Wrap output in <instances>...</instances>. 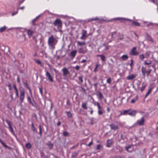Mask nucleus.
I'll return each mask as SVG.
<instances>
[{
  "label": "nucleus",
  "instance_id": "nucleus-47",
  "mask_svg": "<svg viewBox=\"0 0 158 158\" xmlns=\"http://www.w3.org/2000/svg\"><path fill=\"white\" fill-rule=\"evenodd\" d=\"M111 79L110 78H109L107 80L106 82L107 83L110 84L111 82Z\"/></svg>",
  "mask_w": 158,
  "mask_h": 158
},
{
  "label": "nucleus",
  "instance_id": "nucleus-44",
  "mask_svg": "<svg viewBox=\"0 0 158 158\" xmlns=\"http://www.w3.org/2000/svg\"><path fill=\"white\" fill-rule=\"evenodd\" d=\"M133 23L134 25L136 26H139L140 25L137 22H134Z\"/></svg>",
  "mask_w": 158,
  "mask_h": 158
},
{
  "label": "nucleus",
  "instance_id": "nucleus-42",
  "mask_svg": "<svg viewBox=\"0 0 158 158\" xmlns=\"http://www.w3.org/2000/svg\"><path fill=\"white\" fill-rule=\"evenodd\" d=\"M131 146H129L128 147H126V150L130 152L131 151V150H129V149L131 148Z\"/></svg>",
  "mask_w": 158,
  "mask_h": 158
},
{
  "label": "nucleus",
  "instance_id": "nucleus-43",
  "mask_svg": "<svg viewBox=\"0 0 158 158\" xmlns=\"http://www.w3.org/2000/svg\"><path fill=\"white\" fill-rule=\"evenodd\" d=\"M78 78L79 80L81 81V83H82L83 82V80L82 79V76L79 77H78Z\"/></svg>",
  "mask_w": 158,
  "mask_h": 158
},
{
  "label": "nucleus",
  "instance_id": "nucleus-54",
  "mask_svg": "<svg viewBox=\"0 0 158 158\" xmlns=\"http://www.w3.org/2000/svg\"><path fill=\"white\" fill-rule=\"evenodd\" d=\"M80 67L79 66H78V65H77L75 67V68L76 70H78L79 69Z\"/></svg>",
  "mask_w": 158,
  "mask_h": 158
},
{
  "label": "nucleus",
  "instance_id": "nucleus-64",
  "mask_svg": "<svg viewBox=\"0 0 158 158\" xmlns=\"http://www.w3.org/2000/svg\"><path fill=\"white\" fill-rule=\"evenodd\" d=\"M61 124V122L60 121H59L57 123V125L58 126H59Z\"/></svg>",
  "mask_w": 158,
  "mask_h": 158
},
{
  "label": "nucleus",
  "instance_id": "nucleus-33",
  "mask_svg": "<svg viewBox=\"0 0 158 158\" xmlns=\"http://www.w3.org/2000/svg\"><path fill=\"white\" fill-rule=\"evenodd\" d=\"M27 98V100H28V101L31 104L32 106H34L35 105H34L32 103V102L31 101V99L30 98L28 97Z\"/></svg>",
  "mask_w": 158,
  "mask_h": 158
},
{
  "label": "nucleus",
  "instance_id": "nucleus-45",
  "mask_svg": "<svg viewBox=\"0 0 158 158\" xmlns=\"http://www.w3.org/2000/svg\"><path fill=\"white\" fill-rule=\"evenodd\" d=\"M31 129L33 131H35V128L33 123L31 124Z\"/></svg>",
  "mask_w": 158,
  "mask_h": 158
},
{
  "label": "nucleus",
  "instance_id": "nucleus-17",
  "mask_svg": "<svg viewBox=\"0 0 158 158\" xmlns=\"http://www.w3.org/2000/svg\"><path fill=\"white\" fill-rule=\"evenodd\" d=\"M81 107L85 110H86L87 109V103L86 102H82V103Z\"/></svg>",
  "mask_w": 158,
  "mask_h": 158
},
{
  "label": "nucleus",
  "instance_id": "nucleus-30",
  "mask_svg": "<svg viewBox=\"0 0 158 158\" xmlns=\"http://www.w3.org/2000/svg\"><path fill=\"white\" fill-rule=\"evenodd\" d=\"M145 58L144 55L143 54L139 55V58L142 60H143Z\"/></svg>",
  "mask_w": 158,
  "mask_h": 158
},
{
  "label": "nucleus",
  "instance_id": "nucleus-12",
  "mask_svg": "<svg viewBox=\"0 0 158 158\" xmlns=\"http://www.w3.org/2000/svg\"><path fill=\"white\" fill-rule=\"evenodd\" d=\"M100 19L98 18H92L91 19H86L85 20V22L88 23L89 22H90V21H95V20H99Z\"/></svg>",
  "mask_w": 158,
  "mask_h": 158
},
{
  "label": "nucleus",
  "instance_id": "nucleus-34",
  "mask_svg": "<svg viewBox=\"0 0 158 158\" xmlns=\"http://www.w3.org/2000/svg\"><path fill=\"white\" fill-rule=\"evenodd\" d=\"M99 66V65L98 64H96L95 65V68L94 69V72H96L98 70V68Z\"/></svg>",
  "mask_w": 158,
  "mask_h": 158
},
{
  "label": "nucleus",
  "instance_id": "nucleus-24",
  "mask_svg": "<svg viewBox=\"0 0 158 158\" xmlns=\"http://www.w3.org/2000/svg\"><path fill=\"white\" fill-rule=\"evenodd\" d=\"M136 114V111L133 110L130 112L128 113V114L131 116H135Z\"/></svg>",
  "mask_w": 158,
  "mask_h": 158
},
{
  "label": "nucleus",
  "instance_id": "nucleus-4",
  "mask_svg": "<svg viewBox=\"0 0 158 158\" xmlns=\"http://www.w3.org/2000/svg\"><path fill=\"white\" fill-rule=\"evenodd\" d=\"M136 48L134 47L132 48L130 54V55L132 56H136L139 53L136 51Z\"/></svg>",
  "mask_w": 158,
  "mask_h": 158
},
{
  "label": "nucleus",
  "instance_id": "nucleus-9",
  "mask_svg": "<svg viewBox=\"0 0 158 158\" xmlns=\"http://www.w3.org/2000/svg\"><path fill=\"white\" fill-rule=\"evenodd\" d=\"M136 77V74H131L127 77L126 79L128 80H132Z\"/></svg>",
  "mask_w": 158,
  "mask_h": 158
},
{
  "label": "nucleus",
  "instance_id": "nucleus-14",
  "mask_svg": "<svg viewBox=\"0 0 158 158\" xmlns=\"http://www.w3.org/2000/svg\"><path fill=\"white\" fill-rule=\"evenodd\" d=\"M144 70L145 73H147V76L148 77L152 71V69L148 68V70H146L145 68H144Z\"/></svg>",
  "mask_w": 158,
  "mask_h": 158
},
{
  "label": "nucleus",
  "instance_id": "nucleus-2",
  "mask_svg": "<svg viewBox=\"0 0 158 158\" xmlns=\"http://www.w3.org/2000/svg\"><path fill=\"white\" fill-rule=\"evenodd\" d=\"M20 90V100L21 103L23 101V100L25 97V92L23 89Z\"/></svg>",
  "mask_w": 158,
  "mask_h": 158
},
{
  "label": "nucleus",
  "instance_id": "nucleus-63",
  "mask_svg": "<svg viewBox=\"0 0 158 158\" xmlns=\"http://www.w3.org/2000/svg\"><path fill=\"white\" fill-rule=\"evenodd\" d=\"M86 61V60L83 59L81 61V63H84Z\"/></svg>",
  "mask_w": 158,
  "mask_h": 158
},
{
  "label": "nucleus",
  "instance_id": "nucleus-48",
  "mask_svg": "<svg viewBox=\"0 0 158 158\" xmlns=\"http://www.w3.org/2000/svg\"><path fill=\"white\" fill-rule=\"evenodd\" d=\"M142 73L143 76L144 77L145 76V72L144 71V69H142Z\"/></svg>",
  "mask_w": 158,
  "mask_h": 158
},
{
  "label": "nucleus",
  "instance_id": "nucleus-26",
  "mask_svg": "<svg viewBox=\"0 0 158 158\" xmlns=\"http://www.w3.org/2000/svg\"><path fill=\"white\" fill-rule=\"evenodd\" d=\"M33 31L31 30H27V33L29 37H31L33 34Z\"/></svg>",
  "mask_w": 158,
  "mask_h": 158
},
{
  "label": "nucleus",
  "instance_id": "nucleus-11",
  "mask_svg": "<svg viewBox=\"0 0 158 158\" xmlns=\"http://www.w3.org/2000/svg\"><path fill=\"white\" fill-rule=\"evenodd\" d=\"M144 119L143 118H142L138 120L137 121V123L140 125H142L144 123Z\"/></svg>",
  "mask_w": 158,
  "mask_h": 158
},
{
  "label": "nucleus",
  "instance_id": "nucleus-32",
  "mask_svg": "<svg viewBox=\"0 0 158 158\" xmlns=\"http://www.w3.org/2000/svg\"><path fill=\"white\" fill-rule=\"evenodd\" d=\"M147 40L148 41H151L152 43L153 42V40L152 39L150 36H148L147 38Z\"/></svg>",
  "mask_w": 158,
  "mask_h": 158
},
{
  "label": "nucleus",
  "instance_id": "nucleus-25",
  "mask_svg": "<svg viewBox=\"0 0 158 158\" xmlns=\"http://www.w3.org/2000/svg\"><path fill=\"white\" fill-rule=\"evenodd\" d=\"M112 143V140L110 139L107 140V145L106 146L109 147H110Z\"/></svg>",
  "mask_w": 158,
  "mask_h": 158
},
{
  "label": "nucleus",
  "instance_id": "nucleus-13",
  "mask_svg": "<svg viewBox=\"0 0 158 158\" xmlns=\"http://www.w3.org/2000/svg\"><path fill=\"white\" fill-rule=\"evenodd\" d=\"M97 95L98 97V98L100 100H102L103 98V97L102 94L99 91H98L97 93Z\"/></svg>",
  "mask_w": 158,
  "mask_h": 158
},
{
  "label": "nucleus",
  "instance_id": "nucleus-15",
  "mask_svg": "<svg viewBox=\"0 0 158 158\" xmlns=\"http://www.w3.org/2000/svg\"><path fill=\"white\" fill-rule=\"evenodd\" d=\"M77 53V51L76 50H73L70 53V55L72 57L74 58L76 55Z\"/></svg>",
  "mask_w": 158,
  "mask_h": 158
},
{
  "label": "nucleus",
  "instance_id": "nucleus-1",
  "mask_svg": "<svg viewBox=\"0 0 158 158\" xmlns=\"http://www.w3.org/2000/svg\"><path fill=\"white\" fill-rule=\"evenodd\" d=\"M58 42L57 40L53 35H51L48 40V44L50 49L53 50L55 48V45Z\"/></svg>",
  "mask_w": 158,
  "mask_h": 158
},
{
  "label": "nucleus",
  "instance_id": "nucleus-37",
  "mask_svg": "<svg viewBox=\"0 0 158 158\" xmlns=\"http://www.w3.org/2000/svg\"><path fill=\"white\" fill-rule=\"evenodd\" d=\"M69 135V133L67 131H64L63 132V135L64 136H67Z\"/></svg>",
  "mask_w": 158,
  "mask_h": 158
},
{
  "label": "nucleus",
  "instance_id": "nucleus-7",
  "mask_svg": "<svg viewBox=\"0 0 158 158\" xmlns=\"http://www.w3.org/2000/svg\"><path fill=\"white\" fill-rule=\"evenodd\" d=\"M46 76L47 77L48 80L52 82L53 80L50 73L47 71H46Z\"/></svg>",
  "mask_w": 158,
  "mask_h": 158
},
{
  "label": "nucleus",
  "instance_id": "nucleus-41",
  "mask_svg": "<svg viewBox=\"0 0 158 158\" xmlns=\"http://www.w3.org/2000/svg\"><path fill=\"white\" fill-rule=\"evenodd\" d=\"M145 87V85H143V84H142V87L141 88L140 91H142L144 89Z\"/></svg>",
  "mask_w": 158,
  "mask_h": 158
},
{
  "label": "nucleus",
  "instance_id": "nucleus-28",
  "mask_svg": "<svg viewBox=\"0 0 158 158\" xmlns=\"http://www.w3.org/2000/svg\"><path fill=\"white\" fill-rule=\"evenodd\" d=\"M26 147L27 149H29L31 147V145L30 143H27L26 144Z\"/></svg>",
  "mask_w": 158,
  "mask_h": 158
},
{
  "label": "nucleus",
  "instance_id": "nucleus-31",
  "mask_svg": "<svg viewBox=\"0 0 158 158\" xmlns=\"http://www.w3.org/2000/svg\"><path fill=\"white\" fill-rule=\"evenodd\" d=\"M35 62L36 63H37L38 64H40V65L41 66L42 65V64L41 62L40 61V60H39L38 59H35Z\"/></svg>",
  "mask_w": 158,
  "mask_h": 158
},
{
  "label": "nucleus",
  "instance_id": "nucleus-59",
  "mask_svg": "<svg viewBox=\"0 0 158 158\" xmlns=\"http://www.w3.org/2000/svg\"><path fill=\"white\" fill-rule=\"evenodd\" d=\"M8 87L9 88V90H11L12 88H11V86L10 84H9L8 85Z\"/></svg>",
  "mask_w": 158,
  "mask_h": 158
},
{
  "label": "nucleus",
  "instance_id": "nucleus-3",
  "mask_svg": "<svg viewBox=\"0 0 158 158\" xmlns=\"http://www.w3.org/2000/svg\"><path fill=\"white\" fill-rule=\"evenodd\" d=\"M55 26H57L58 27H61L62 23L61 21L59 19H56L53 23Z\"/></svg>",
  "mask_w": 158,
  "mask_h": 158
},
{
  "label": "nucleus",
  "instance_id": "nucleus-50",
  "mask_svg": "<svg viewBox=\"0 0 158 158\" xmlns=\"http://www.w3.org/2000/svg\"><path fill=\"white\" fill-rule=\"evenodd\" d=\"M39 129H40V135H41L42 134V129H41V126L40 125L39 126Z\"/></svg>",
  "mask_w": 158,
  "mask_h": 158
},
{
  "label": "nucleus",
  "instance_id": "nucleus-19",
  "mask_svg": "<svg viewBox=\"0 0 158 158\" xmlns=\"http://www.w3.org/2000/svg\"><path fill=\"white\" fill-rule=\"evenodd\" d=\"M86 44L85 42H80L78 41L77 42V45L78 46H82Z\"/></svg>",
  "mask_w": 158,
  "mask_h": 158
},
{
  "label": "nucleus",
  "instance_id": "nucleus-23",
  "mask_svg": "<svg viewBox=\"0 0 158 158\" xmlns=\"http://www.w3.org/2000/svg\"><path fill=\"white\" fill-rule=\"evenodd\" d=\"M97 56H99L100 57L101 59L102 60V61H105V56L103 55H98Z\"/></svg>",
  "mask_w": 158,
  "mask_h": 158
},
{
  "label": "nucleus",
  "instance_id": "nucleus-5",
  "mask_svg": "<svg viewBox=\"0 0 158 158\" xmlns=\"http://www.w3.org/2000/svg\"><path fill=\"white\" fill-rule=\"evenodd\" d=\"M87 51V49L85 47L84 48L81 47L79 48L78 50V52L80 53L85 54Z\"/></svg>",
  "mask_w": 158,
  "mask_h": 158
},
{
  "label": "nucleus",
  "instance_id": "nucleus-40",
  "mask_svg": "<svg viewBox=\"0 0 158 158\" xmlns=\"http://www.w3.org/2000/svg\"><path fill=\"white\" fill-rule=\"evenodd\" d=\"M66 113L68 116L69 118H71L72 117V114L69 112H67Z\"/></svg>",
  "mask_w": 158,
  "mask_h": 158
},
{
  "label": "nucleus",
  "instance_id": "nucleus-55",
  "mask_svg": "<svg viewBox=\"0 0 158 158\" xmlns=\"http://www.w3.org/2000/svg\"><path fill=\"white\" fill-rule=\"evenodd\" d=\"M98 112V114L100 115L102 114H103L102 111L100 110H99Z\"/></svg>",
  "mask_w": 158,
  "mask_h": 158
},
{
  "label": "nucleus",
  "instance_id": "nucleus-35",
  "mask_svg": "<svg viewBox=\"0 0 158 158\" xmlns=\"http://www.w3.org/2000/svg\"><path fill=\"white\" fill-rule=\"evenodd\" d=\"M151 90L152 89H151L148 91V92H147V93H146L145 95V98H146L149 95V94L150 93Z\"/></svg>",
  "mask_w": 158,
  "mask_h": 158
},
{
  "label": "nucleus",
  "instance_id": "nucleus-56",
  "mask_svg": "<svg viewBox=\"0 0 158 158\" xmlns=\"http://www.w3.org/2000/svg\"><path fill=\"white\" fill-rule=\"evenodd\" d=\"M24 84L27 87V88L28 89V88H29L28 85L27 84L26 82H24Z\"/></svg>",
  "mask_w": 158,
  "mask_h": 158
},
{
  "label": "nucleus",
  "instance_id": "nucleus-52",
  "mask_svg": "<svg viewBox=\"0 0 158 158\" xmlns=\"http://www.w3.org/2000/svg\"><path fill=\"white\" fill-rule=\"evenodd\" d=\"M93 143V141L92 140L87 145V146H90L92 145Z\"/></svg>",
  "mask_w": 158,
  "mask_h": 158
},
{
  "label": "nucleus",
  "instance_id": "nucleus-10",
  "mask_svg": "<svg viewBox=\"0 0 158 158\" xmlns=\"http://www.w3.org/2000/svg\"><path fill=\"white\" fill-rule=\"evenodd\" d=\"M87 31L85 30H83L82 34V35L80 37L81 39L83 40L85 39V38L86 37V34Z\"/></svg>",
  "mask_w": 158,
  "mask_h": 158
},
{
  "label": "nucleus",
  "instance_id": "nucleus-57",
  "mask_svg": "<svg viewBox=\"0 0 158 158\" xmlns=\"http://www.w3.org/2000/svg\"><path fill=\"white\" fill-rule=\"evenodd\" d=\"M104 46H105V49L106 50H107L108 48H109V47L108 46H107V45L105 44V45H104Z\"/></svg>",
  "mask_w": 158,
  "mask_h": 158
},
{
  "label": "nucleus",
  "instance_id": "nucleus-22",
  "mask_svg": "<svg viewBox=\"0 0 158 158\" xmlns=\"http://www.w3.org/2000/svg\"><path fill=\"white\" fill-rule=\"evenodd\" d=\"M13 87H14V88L15 91V93H16V96L18 97H19V92H18V90L16 88V86L15 85H13Z\"/></svg>",
  "mask_w": 158,
  "mask_h": 158
},
{
  "label": "nucleus",
  "instance_id": "nucleus-51",
  "mask_svg": "<svg viewBox=\"0 0 158 158\" xmlns=\"http://www.w3.org/2000/svg\"><path fill=\"white\" fill-rule=\"evenodd\" d=\"M18 13V10L17 11H16L13 12L12 14V16H14L15 15L17 14Z\"/></svg>",
  "mask_w": 158,
  "mask_h": 158
},
{
  "label": "nucleus",
  "instance_id": "nucleus-16",
  "mask_svg": "<svg viewBox=\"0 0 158 158\" xmlns=\"http://www.w3.org/2000/svg\"><path fill=\"white\" fill-rule=\"evenodd\" d=\"M152 61L151 60H145L144 63V64L145 65H150L152 64Z\"/></svg>",
  "mask_w": 158,
  "mask_h": 158
},
{
  "label": "nucleus",
  "instance_id": "nucleus-20",
  "mask_svg": "<svg viewBox=\"0 0 158 158\" xmlns=\"http://www.w3.org/2000/svg\"><path fill=\"white\" fill-rule=\"evenodd\" d=\"M128 58V56L126 55H124L121 57V58L123 60H126Z\"/></svg>",
  "mask_w": 158,
  "mask_h": 158
},
{
  "label": "nucleus",
  "instance_id": "nucleus-60",
  "mask_svg": "<svg viewBox=\"0 0 158 158\" xmlns=\"http://www.w3.org/2000/svg\"><path fill=\"white\" fill-rule=\"evenodd\" d=\"M39 90H40V93L42 95V89H41L40 88Z\"/></svg>",
  "mask_w": 158,
  "mask_h": 158
},
{
  "label": "nucleus",
  "instance_id": "nucleus-46",
  "mask_svg": "<svg viewBox=\"0 0 158 158\" xmlns=\"http://www.w3.org/2000/svg\"><path fill=\"white\" fill-rule=\"evenodd\" d=\"M96 103L97 104V106H98V109L99 110L100 109H101V106H100V104L99 103V102H96Z\"/></svg>",
  "mask_w": 158,
  "mask_h": 158
},
{
  "label": "nucleus",
  "instance_id": "nucleus-53",
  "mask_svg": "<svg viewBox=\"0 0 158 158\" xmlns=\"http://www.w3.org/2000/svg\"><path fill=\"white\" fill-rule=\"evenodd\" d=\"M131 63L130 64V65L131 67L133 64V60L132 59H131Z\"/></svg>",
  "mask_w": 158,
  "mask_h": 158
},
{
  "label": "nucleus",
  "instance_id": "nucleus-21",
  "mask_svg": "<svg viewBox=\"0 0 158 158\" xmlns=\"http://www.w3.org/2000/svg\"><path fill=\"white\" fill-rule=\"evenodd\" d=\"M151 52L150 51H148L144 55L145 57L146 58H148L151 54Z\"/></svg>",
  "mask_w": 158,
  "mask_h": 158
},
{
  "label": "nucleus",
  "instance_id": "nucleus-18",
  "mask_svg": "<svg viewBox=\"0 0 158 158\" xmlns=\"http://www.w3.org/2000/svg\"><path fill=\"white\" fill-rule=\"evenodd\" d=\"M110 127L112 130H115L117 129L118 127L117 125H115L114 124H112L110 125Z\"/></svg>",
  "mask_w": 158,
  "mask_h": 158
},
{
  "label": "nucleus",
  "instance_id": "nucleus-39",
  "mask_svg": "<svg viewBox=\"0 0 158 158\" xmlns=\"http://www.w3.org/2000/svg\"><path fill=\"white\" fill-rule=\"evenodd\" d=\"M0 142L3 146L6 148H8V147L6 145L5 143L3 142L2 140H0Z\"/></svg>",
  "mask_w": 158,
  "mask_h": 158
},
{
  "label": "nucleus",
  "instance_id": "nucleus-38",
  "mask_svg": "<svg viewBox=\"0 0 158 158\" xmlns=\"http://www.w3.org/2000/svg\"><path fill=\"white\" fill-rule=\"evenodd\" d=\"M48 146L49 148L51 149L52 148L53 146V144L51 143H48Z\"/></svg>",
  "mask_w": 158,
  "mask_h": 158
},
{
  "label": "nucleus",
  "instance_id": "nucleus-8",
  "mask_svg": "<svg viewBox=\"0 0 158 158\" xmlns=\"http://www.w3.org/2000/svg\"><path fill=\"white\" fill-rule=\"evenodd\" d=\"M62 71L63 73V75L64 76H66L70 74V73L68 69L66 67L62 69Z\"/></svg>",
  "mask_w": 158,
  "mask_h": 158
},
{
  "label": "nucleus",
  "instance_id": "nucleus-61",
  "mask_svg": "<svg viewBox=\"0 0 158 158\" xmlns=\"http://www.w3.org/2000/svg\"><path fill=\"white\" fill-rule=\"evenodd\" d=\"M98 85V83H95L94 84V85L95 87V89H96L97 88V85Z\"/></svg>",
  "mask_w": 158,
  "mask_h": 158
},
{
  "label": "nucleus",
  "instance_id": "nucleus-29",
  "mask_svg": "<svg viewBox=\"0 0 158 158\" xmlns=\"http://www.w3.org/2000/svg\"><path fill=\"white\" fill-rule=\"evenodd\" d=\"M130 111V110H124V111L123 112L122 111H120V115H124L126 114V113Z\"/></svg>",
  "mask_w": 158,
  "mask_h": 158
},
{
  "label": "nucleus",
  "instance_id": "nucleus-6",
  "mask_svg": "<svg viewBox=\"0 0 158 158\" xmlns=\"http://www.w3.org/2000/svg\"><path fill=\"white\" fill-rule=\"evenodd\" d=\"M6 122L9 126V129H10V131L12 134H14V131L13 127L12 126V124L11 122L8 119L6 120Z\"/></svg>",
  "mask_w": 158,
  "mask_h": 158
},
{
  "label": "nucleus",
  "instance_id": "nucleus-36",
  "mask_svg": "<svg viewBox=\"0 0 158 158\" xmlns=\"http://www.w3.org/2000/svg\"><path fill=\"white\" fill-rule=\"evenodd\" d=\"M102 146L101 145L99 144L97 145L96 147V150H99L101 148H102Z\"/></svg>",
  "mask_w": 158,
  "mask_h": 158
},
{
  "label": "nucleus",
  "instance_id": "nucleus-49",
  "mask_svg": "<svg viewBox=\"0 0 158 158\" xmlns=\"http://www.w3.org/2000/svg\"><path fill=\"white\" fill-rule=\"evenodd\" d=\"M137 100V99H132L131 100V103H134Z\"/></svg>",
  "mask_w": 158,
  "mask_h": 158
},
{
  "label": "nucleus",
  "instance_id": "nucleus-27",
  "mask_svg": "<svg viewBox=\"0 0 158 158\" xmlns=\"http://www.w3.org/2000/svg\"><path fill=\"white\" fill-rule=\"evenodd\" d=\"M6 28V26H4L0 28V32L2 33L4 31Z\"/></svg>",
  "mask_w": 158,
  "mask_h": 158
},
{
  "label": "nucleus",
  "instance_id": "nucleus-62",
  "mask_svg": "<svg viewBox=\"0 0 158 158\" xmlns=\"http://www.w3.org/2000/svg\"><path fill=\"white\" fill-rule=\"evenodd\" d=\"M40 16V15L37 16L35 19H34L33 20V22H35V21H36V19L39 18V17Z\"/></svg>",
  "mask_w": 158,
  "mask_h": 158
},
{
  "label": "nucleus",
  "instance_id": "nucleus-58",
  "mask_svg": "<svg viewBox=\"0 0 158 158\" xmlns=\"http://www.w3.org/2000/svg\"><path fill=\"white\" fill-rule=\"evenodd\" d=\"M155 23H149L147 24V25H148V26H149L150 25H155Z\"/></svg>",
  "mask_w": 158,
  "mask_h": 158
}]
</instances>
